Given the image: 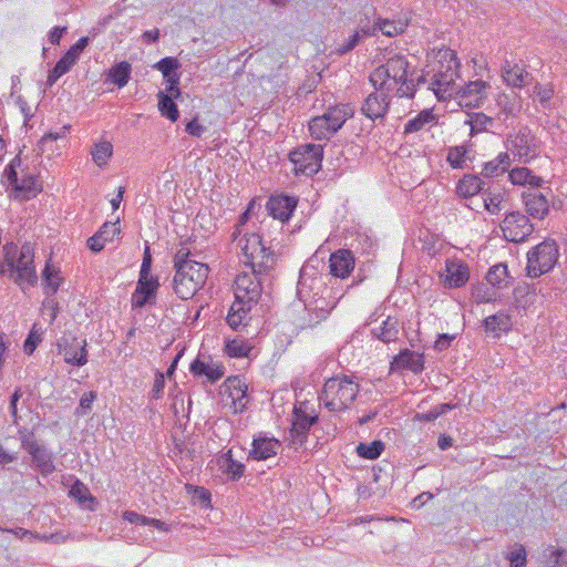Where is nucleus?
Segmentation results:
<instances>
[{
	"instance_id": "obj_15",
	"label": "nucleus",
	"mask_w": 567,
	"mask_h": 567,
	"mask_svg": "<svg viewBox=\"0 0 567 567\" xmlns=\"http://www.w3.org/2000/svg\"><path fill=\"white\" fill-rule=\"evenodd\" d=\"M390 103V93L374 90V92L365 97L361 106V112L372 121L384 118L389 111Z\"/></svg>"
},
{
	"instance_id": "obj_24",
	"label": "nucleus",
	"mask_w": 567,
	"mask_h": 567,
	"mask_svg": "<svg viewBox=\"0 0 567 567\" xmlns=\"http://www.w3.org/2000/svg\"><path fill=\"white\" fill-rule=\"evenodd\" d=\"M502 76L504 81L513 86V87H523L532 81V75L525 71L524 66H520L517 63H511L509 61H505L502 66Z\"/></svg>"
},
{
	"instance_id": "obj_27",
	"label": "nucleus",
	"mask_w": 567,
	"mask_h": 567,
	"mask_svg": "<svg viewBox=\"0 0 567 567\" xmlns=\"http://www.w3.org/2000/svg\"><path fill=\"white\" fill-rule=\"evenodd\" d=\"M353 115V110L349 104H339L333 107H329L323 114L327 118L328 126H330V133L338 132L346 121Z\"/></svg>"
},
{
	"instance_id": "obj_47",
	"label": "nucleus",
	"mask_w": 567,
	"mask_h": 567,
	"mask_svg": "<svg viewBox=\"0 0 567 567\" xmlns=\"http://www.w3.org/2000/svg\"><path fill=\"white\" fill-rule=\"evenodd\" d=\"M434 118L432 111L424 110L420 112L414 118L408 121L404 126V133H414L423 128V126L430 123Z\"/></svg>"
},
{
	"instance_id": "obj_12",
	"label": "nucleus",
	"mask_w": 567,
	"mask_h": 567,
	"mask_svg": "<svg viewBox=\"0 0 567 567\" xmlns=\"http://www.w3.org/2000/svg\"><path fill=\"white\" fill-rule=\"evenodd\" d=\"M318 421L317 414H310L307 411L305 404L295 406L293 409V422L290 430L291 443L296 449L302 446L307 439L308 433L313 424Z\"/></svg>"
},
{
	"instance_id": "obj_54",
	"label": "nucleus",
	"mask_w": 567,
	"mask_h": 567,
	"mask_svg": "<svg viewBox=\"0 0 567 567\" xmlns=\"http://www.w3.org/2000/svg\"><path fill=\"white\" fill-rule=\"evenodd\" d=\"M70 495L74 497L81 505H84L86 501H93V497L89 492V488L80 481H76L71 486Z\"/></svg>"
},
{
	"instance_id": "obj_35",
	"label": "nucleus",
	"mask_w": 567,
	"mask_h": 567,
	"mask_svg": "<svg viewBox=\"0 0 567 567\" xmlns=\"http://www.w3.org/2000/svg\"><path fill=\"white\" fill-rule=\"evenodd\" d=\"M43 292L47 298L53 297L60 287L62 278L59 277V270L54 269L49 262H47L42 271Z\"/></svg>"
},
{
	"instance_id": "obj_6",
	"label": "nucleus",
	"mask_w": 567,
	"mask_h": 567,
	"mask_svg": "<svg viewBox=\"0 0 567 567\" xmlns=\"http://www.w3.org/2000/svg\"><path fill=\"white\" fill-rule=\"evenodd\" d=\"M208 266L196 265L189 269L175 271L173 278V289L182 300L192 299L195 293L204 286L208 276Z\"/></svg>"
},
{
	"instance_id": "obj_26",
	"label": "nucleus",
	"mask_w": 567,
	"mask_h": 567,
	"mask_svg": "<svg viewBox=\"0 0 567 567\" xmlns=\"http://www.w3.org/2000/svg\"><path fill=\"white\" fill-rule=\"evenodd\" d=\"M27 452L32 456L33 464L42 474L48 475L54 472L53 455L43 444L37 443Z\"/></svg>"
},
{
	"instance_id": "obj_32",
	"label": "nucleus",
	"mask_w": 567,
	"mask_h": 567,
	"mask_svg": "<svg viewBox=\"0 0 567 567\" xmlns=\"http://www.w3.org/2000/svg\"><path fill=\"white\" fill-rule=\"evenodd\" d=\"M536 288L525 281L518 282L513 290L514 303L517 308H528L536 301Z\"/></svg>"
},
{
	"instance_id": "obj_64",
	"label": "nucleus",
	"mask_w": 567,
	"mask_h": 567,
	"mask_svg": "<svg viewBox=\"0 0 567 567\" xmlns=\"http://www.w3.org/2000/svg\"><path fill=\"white\" fill-rule=\"evenodd\" d=\"M90 38L82 37L80 38L66 52L69 55L73 56L76 61L80 58V54L84 51V49L89 45Z\"/></svg>"
},
{
	"instance_id": "obj_1",
	"label": "nucleus",
	"mask_w": 567,
	"mask_h": 567,
	"mask_svg": "<svg viewBox=\"0 0 567 567\" xmlns=\"http://www.w3.org/2000/svg\"><path fill=\"white\" fill-rule=\"evenodd\" d=\"M297 296L309 310L310 326L324 320L338 303V298L332 297L331 290L326 287L324 276L309 264L300 269Z\"/></svg>"
},
{
	"instance_id": "obj_44",
	"label": "nucleus",
	"mask_w": 567,
	"mask_h": 567,
	"mask_svg": "<svg viewBox=\"0 0 567 567\" xmlns=\"http://www.w3.org/2000/svg\"><path fill=\"white\" fill-rule=\"evenodd\" d=\"M384 450V443L380 440H375L371 443H360L355 451L357 454L365 460L378 458Z\"/></svg>"
},
{
	"instance_id": "obj_49",
	"label": "nucleus",
	"mask_w": 567,
	"mask_h": 567,
	"mask_svg": "<svg viewBox=\"0 0 567 567\" xmlns=\"http://www.w3.org/2000/svg\"><path fill=\"white\" fill-rule=\"evenodd\" d=\"M190 251L187 248H181L174 256V269L175 271L189 269L196 265H203L202 262L195 261L189 258Z\"/></svg>"
},
{
	"instance_id": "obj_56",
	"label": "nucleus",
	"mask_w": 567,
	"mask_h": 567,
	"mask_svg": "<svg viewBox=\"0 0 567 567\" xmlns=\"http://www.w3.org/2000/svg\"><path fill=\"white\" fill-rule=\"evenodd\" d=\"M96 399V393L94 391H90L84 393L80 400L79 406L75 409V415L84 416L92 409V403Z\"/></svg>"
},
{
	"instance_id": "obj_36",
	"label": "nucleus",
	"mask_w": 567,
	"mask_h": 567,
	"mask_svg": "<svg viewBox=\"0 0 567 567\" xmlns=\"http://www.w3.org/2000/svg\"><path fill=\"white\" fill-rule=\"evenodd\" d=\"M508 177L514 185L528 184L533 187H538L543 183L542 177L534 175L527 167H517L512 169L508 174Z\"/></svg>"
},
{
	"instance_id": "obj_43",
	"label": "nucleus",
	"mask_w": 567,
	"mask_h": 567,
	"mask_svg": "<svg viewBox=\"0 0 567 567\" xmlns=\"http://www.w3.org/2000/svg\"><path fill=\"white\" fill-rule=\"evenodd\" d=\"M308 127L310 135L318 141L329 138L333 134L330 133V126L323 115L311 118Z\"/></svg>"
},
{
	"instance_id": "obj_52",
	"label": "nucleus",
	"mask_w": 567,
	"mask_h": 567,
	"mask_svg": "<svg viewBox=\"0 0 567 567\" xmlns=\"http://www.w3.org/2000/svg\"><path fill=\"white\" fill-rule=\"evenodd\" d=\"M384 64L392 76H395L399 73L408 72L410 65L408 60L402 55H394L388 59L386 63Z\"/></svg>"
},
{
	"instance_id": "obj_17",
	"label": "nucleus",
	"mask_w": 567,
	"mask_h": 567,
	"mask_svg": "<svg viewBox=\"0 0 567 567\" xmlns=\"http://www.w3.org/2000/svg\"><path fill=\"white\" fill-rule=\"evenodd\" d=\"M390 369L391 371L408 370L414 374H420L424 370V354L408 348L402 349L393 357Z\"/></svg>"
},
{
	"instance_id": "obj_31",
	"label": "nucleus",
	"mask_w": 567,
	"mask_h": 567,
	"mask_svg": "<svg viewBox=\"0 0 567 567\" xmlns=\"http://www.w3.org/2000/svg\"><path fill=\"white\" fill-rule=\"evenodd\" d=\"M485 278L488 285L497 289L506 288L514 281V278L508 274L507 265L503 262L491 267Z\"/></svg>"
},
{
	"instance_id": "obj_50",
	"label": "nucleus",
	"mask_w": 567,
	"mask_h": 567,
	"mask_svg": "<svg viewBox=\"0 0 567 567\" xmlns=\"http://www.w3.org/2000/svg\"><path fill=\"white\" fill-rule=\"evenodd\" d=\"M467 150L465 146H453L449 148L446 161L453 168H462L465 162Z\"/></svg>"
},
{
	"instance_id": "obj_63",
	"label": "nucleus",
	"mask_w": 567,
	"mask_h": 567,
	"mask_svg": "<svg viewBox=\"0 0 567 567\" xmlns=\"http://www.w3.org/2000/svg\"><path fill=\"white\" fill-rule=\"evenodd\" d=\"M18 434H19V440L21 442V446L25 451H28L29 449H32V446L38 443L37 441L33 440V436H34L33 432L29 431L25 427H20L18 431Z\"/></svg>"
},
{
	"instance_id": "obj_11",
	"label": "nucleus",
	"mask_w": 567,
	"mask_h": 567,
	"mask_svg": "<svg viewBox=\"0 0 567 567\" xmlns=\"http://www.w3.org/2000/svg\"><path fill=\"white\" fill-rule=\"evenodd\" d=\"M502 230L508 241L522 243L534 231V226L520 212H511L503 220Z\"/></svg>"
},
{
	"instance_id": "obj_39",
	"label": "nucleus",
	"mask_w": 567,
	"mask_h": 567,
	"mask_svg": "<svg viewBox=\"0 0 567 567\" xmlns=\"http://www.w3.org/2000/svg\"><path fill=\"white\" fill-rule=\"evenodd\" d=\"M250 305L235 300L231 305L226 321L233 330H238L250 310Z\"/></svg>"
},
{
	"instance_id": "obj_18",
	"label": "nucleus",
	"mask_w": 567,
	"mask_h": 567,
	"mask_svg": "<svg viewBox=\"0 0 567 567\" xmlns=\"http://www.w3.org/2000/svg\"><path fill=\"white\" fill-rule=\"evenodd\" d=\"M354 256L349 249H338L330 255V274L336 278H347L354 269Z\"/></svg>"
},
{
	"instance_id": "obj_51",
	"label": "nucleus",
	"mask_w": 567,
	"mask_h": 567,
	"mask_svg": "<svg viewBox=\"0 0 567 567\" xmlns=\"http://www.w3.org/2000/svg\"><path fill=\"white\" fill-rule=\"evenodd\" d=\"M179 68V61L173 56L163 58L154 64V69L161 71L164 78L177 72Z\"/></svg>"
},
{
	"instance_id": "obj_59",
	"label": "nucleus",
	"mask_w": 567,
	"mask_h": 567,
	"mask_svg": "<svg viewBox=\"0 0 567 567\" xmlns=\"http://www.w3.org/2000/svg\"><path fill=\"white\" fill-rule=\"evenodd\" d=\"M120 221V218L116 219V221H106L103 224V226L97 231L99 235H101V238H103L104 241H110L114 237L115 234L120 233V227L117 226Z\"/></svg>"
},
{
	"instance_id": "obj_20",
	"label": "nucleus",
	"mask_w": 567,
	"mask_h": 567,
	"mask_svg": "<svg viewBox=\"0 0 567 567\" xmlns=\"http://www.w3.org/2000/svg\"><path fill=\"white\" fill-rule=\"evenodd\" d=\"M297 206V200L287 195L271 196L267 203V210L275 219L287 221Z\"/></svg>"
},
{
	"instance_id": "obj_58",
	"label": "nucleus",
	"mask_w": 567,
	"mask_h": 567,
	"mask_svg": "<svg viewBox=\"0 0 567 567\" xmlns=\"http://www.w3.org/2000/svg\"><path fill=\"white\" fill-rule=\"evenodd\" d=\"M20 248L14 243H7L3 246V256H4V265L8 267H13V262L18 259Z\"/></svg>"
},
{
	"instance_id": "obj_29",
	"label": "nucleus",
	"mask_w": 567,
	"mask_h": 567,
	"mask_svg": "<svg viewBox=\"0 0 567 567\" xmlns=\"http://www.w3.org/2000/svg\"><path fill=\"white\" fill-rule=\"evenodd\" d=\"M484 181L473 174L464 175L457 183L456 193L460 197L468 198L484 192Z\"/></svg>"
},
{
	"instance_id": "obj_46",
	"label": "nucleus",
	"mask_w": 567,
	"mask_h": 567,
	"mask_svg": "<svg viewBox=\"0 0 567 567\" xmlns=\"http://www.w3.org/2000/svg\"><path fill=\"white\" fill-rule=\"evenodd\" d=\"M544 556L548 567H567V550L549 546L545 549Z\"/></svg>"
},
{
	"instance_id": "obj_7",
	"label": "nucleus",
	"mask_w": 567,
	"mask_h": 567,
	"mask_svg": "<svg viewBox=\"0 0 567 567\" xmlns=\"http://www.w3.org/2000/svg\"><path fill=\"white\" fill-rule=\"evenodd\" d=\"M241 250L249 260L251 270L267 274L274 268V252L265 246L258 234L245 236V245L241 246Z\"/></svg>"
},
{
	"instance_id": "obj_3",
	"label": "nucleus",
	"mask_w": 567,
	"mask_h": 567,
	"mask_svg": "<svg viewBox=\"0 0 567 567\" xmlns=\"http://www.w3.org/2000/svg\"><path fill=\"white\" fill-rule=\"evenodd\" d=\"M440 63L441 68L436 71L432 85L436 86L433 87V91L437 100L444 101L454 93L456 94L455 79L457 78L460 62L454 51L445 50L441 53Z\"/></svg>"
},
{
	"instance_id": "obj_62",
	"label": "nucleus",
	"mask_w": 567,
	"mask_h": 567,
	"mask_svg": "<svg viewBox=\"0 0 567 567\" xmlns=\"http://www.w3.org/2000/svg\"><path fill=\"white\" fill-rule=\"evenodd\" d=\"M41 342V336L34 330H31L23 343V349L27 354H32Z\"/></svg>"
},
{
	"instance_id": "obj_9",
	"label": "nucleus",
	"mask_w": 567,
	"mask_h": 567,
	"mask_svg": "<svg viewBox=\"0 0 567 567\" xmlns=\"http://www.w3.org/2000/svg\"><path fill=\"white\" fill-rule=\"evenodd\" d=\"M259 274L254 271L251 274H240L235 280V297L236 300L247 305L257 303L262 291V279Z\"/></svg>"
},
{
	"instance_id": "obj_45",
	"label": "nucleus",
	"mask_w": 567,
	"mask_h": 567,
	"mask_svg": "<svg viewBox=\"0 0 567 567\" xmlns=\"http://www.w3.org/2000/svg\"><path fill=\"white\" fill-rule=\"evenodd\" d=\"M112 153L113 146L110 142L106 141L95 143L91 151L94 163L100 167L106 165L109 158L112 156Z\"/></svg>"
},
{
	"instance_id": "obj_34",
	"label": "nucleus",
	"mask_w": 567,
	"mask_h": 567,
	"mask_svg": "<svg viewBox=\"0 0 567 567\" xmlns=\"http://www.w3.org/2000/svg\"><path fill=\"white\" fill-rule=\"evenodd\" d=\"M218 465L233 481L239 480L245 472V465L233 458L231 451L218 458Z\"/></svg>"
},
{
	"instance_id": "obj_22",
	"label": "nucleus",
	"mask_w": 567,
	"mask_h": 567,
	"mask_svg": "<svg viewBox=\"0 0 567 567\" xmlns=\"http://www.w3.org/2000/svg\"><path fill=\"white\" fill-rule=\"evenodd\" d=\"M280 446L281 443L277 439L259 434L252 441V449L249 452V457L256 461L267 460L275 456Z\"/></svg>"
},
{
	"instance_id": "obj_38",
	"label": "nucleus",
	"mask_w": 567,
	"mask_h": 567,
	"mask_svg": "<svg viewBox=\"0 0 567 567\" xmlns=\"http://www.w3.org/2000/svg\"><path fill=\"white\" fill-rule=\"evenodd\" d=\"M132 66L128 62L122 61L113 65L109 71V80L120 89L124 87L131 79Z\"/></svg>"
},
{
	"instance_id": "obj_19",
	"label": "nucleus",
	"mask_w": 567,
	"mask_h": 567,
	"mask_svg": "<svg viewBox=\"0 0 567 567\" xmlns=\"http://www.w3.org/2000/svg\"><path fill=\"white\" fill-rule=\"evenodd\" d=\"M189 371L195 378L206 377L210 383H216L225 374V367L220 362H205L197 357L189 365Z\"/></svg>"
},
{
	"instance_id": "obj_25",
	"label": "nucleus",
	"mask_w": 567,
	"mask_h": 567,
	"mask_svg": "<svg viewBox=\"0 0 567 567\" xmlns=\"http://www.w3.org/2000/svg\"><path fill=\"white\" fill-rule=\"evenodd\" d=\"M446 278L444 284L449 288H460L464 286L470 278L467 265L454 260H447L445 265Z\"/></svg>"
},
{
	"instance_id": "obj_53",
	"label": "nucleus",
	"mask_w": 567,
	"mask_h": 567,
	"mask_svg": "<svg viewBox=\"0 0 567 567\" xmlns=\"http://www.w3.org/2000/svg\"><path fill=\"white\" fill-rule=\"evenodd\" d=\"M484 206L486 210L491 214H496L501 210V203L503 200V196L501 193H493L489 188L484 189Z\"/></svg>"
},
{
	"instance_id": "obj_13",
	"label": "nucleus",
	"mask_w": 567,
	"mask_h": 567,
	"mask_svg": "<svg viewBox=\"0 0 567 567\" xmlns=\"http://www.w3.org/2000/svg\"><path fill=\"white\" fill-rule=\"evenodd\" d=\"M86 340H79L76 337L61 338L58 341L59 352L63 354L64 361L75 367H83L87 362Z\"/></svg>"
},
{
	"instance_id": "obj_30",
	"label": "nucleus",
	"mask_w": 567,
	"mask_h": 567,
	"mask_svg": "<svg viewBox=\"0 0 567 567\" xmlns=\"http://www.w3.org/2000/svg\"><path fill=\"white\" fill-rule=\"evenodd\" d=\"M400 327L396 318L388 317L379 327L371 330V334L384 342L390 343L399 338Z\"/></svg>"
},
{
	"instance_id": "obj_5",
	"label": "nucleus",
	"mask_w": 567,
	"mask_h": 567,
	"mask_svg": "<svg viewBox=\"0 0 567 567\" xmlns=\"http://www.w3.org/2000/svg\"><path fill=\"white\" fill-rule=\"evenodd\" d=\"M9 277L20 286L25 292L28 287H34L38 284V275L34 266V251L30 243H24L20 247L18 259L13 267L9 269Z\"/></svg>"
},
{
	"instance_id": "obj_37",
	"label": "nucleus",
	"mask_w": 567,
	"mask_h": 567,
	"mask_svg": "<svg viewBox=\"0 0 567 567\" xmlns=\"http://www.w3.org/2000/svg\"><path fill=\"white\" fill-rule=\"evenodd\" d=\"M392 79L391 73L388 71L385 64H382L373 70L369 76V81L375 91L388 92L392 91V84L388 81Z\"/></svg>"
},
{
	"instance_id": "obj_8",
	"label": "nucleus",
	"mask_w": 567,
	"mask_h": 567,
	"mask_svg": "<svg viewBox=\"0 0 567 567\" xmlns=\"http://www.w3.org/2000/svg\"><path fill=\"white\" fill-rule=\"evenodd\" d=\"M323 147L319 144H305L289 153L297 174L313 176L321 168Z\"/></svg>"
},
{
	"instance_id": "obj_21",
	"label": "nucleus",
	"mask_w": 567,
	"mask_h": 567,
	"mask_svg": "<svg viewBox=\"0 0 567 567\" xmlns=\"http://www.w3.org/2000/svg\"><path fill=\"white\" fill-rule=\"evenodd\" d=\"M10 185L14 192V198L21 200H29L42 190L38 176L32 174L23 175L21 179L17 176V182Z\"/></svg>"
},
{
	"instance_id": "obj_55",
	"label": "nucleus",
	"mask_w": 567,
	"mask_h": 567,
	"mask_svg": "<svg viewBox=\"0 0 567 567\" xmlns=\"http://www.w3.org/2000/svg\"><path fill=\"white\" fill-rule=\"evenodd\" d=\"M361 34L359 31H355L346 42L338 44L334 49V53L338 55L347 54L352 51L360 42Z\"/></svg>"
},
{
	"instance_id": "obj_57",
	"label": "nucleus",
	"mask_w": 567,
	"mask_h": 567,
	"mask_svg": "<svg viewBox=\"0 0 567 567\" xmlns=\"http://www.w3.org/2000/svg\"><path fill=\"white\" fill-rule=\"evenodd\" d=\"M377 27L385 37H394L403 30L402 27L398 28L393 21L383 19H378Z\"/></svg>"
},
{
	"instance_id": "obj_14",
	"label": "nucleus",
	"mask_w": 567,
	"mask_h": 567,
	"mask_svg": "<svg viewBox=\"0 0 567 567\" xmlns=\"http://www.w3.org/2000/svg\"><path fill=\"white\" fill-rule=\"evenodd\" d=\"M159 281L157 277H138L135 291L132 293L131 302L134 309H142L156 301Z\"/></svg>"
},
{
	"instance_id": "obj_33",
	"label": "nucleus",
	"mask_w": 567,
	"mask_h": 567,
	"mask_svg": "<svg viewBox=\"0 0 567 567\" xmlns=\"http://www.w3.org/2000/svg\"><path fill=\"white\" fill-rule=\"evenodd\" d=\"M483 323L485 331L493 333L495 337H499L502 332L509 331L512 327L511 317L505 312L492 315Z\"/></svg>"
},
{
	"instance_id": "obj_48",
	"label": "nucleus",
	"mask_w": 567,
	"mask_h": 567,
	"mask_svg": "<svg viewBox=\"0 0 567 567\" xmlns=\"http://www.w3.org/2000/svg\"><path fill=\"white\" fill-rule=\"evenodd\" d=\"M496 288L485 284L478 285L473 290V298L477 303L494 302L497 300Z\"/></svg>"
},
{
	"instance_id": "obj_10",
	"label": "nucleus",
	"mask_w": 567,
	"mask_h": 567,
	"mask_svg": "<svg viewBox=\"0 0 567 567\" xmlns=\"http://www.w3.org/2000/svg\"><path fill=\"white\" fill-rule=\"evenodd\" d=\"M506 143L507 150L524 163H528L537 155V140L528 127H523L517 134L507 136Z\"/></svg>"
},
{
	"instance_id": "obj_60",
	"label": "nucleus",
	"mask_w": 567,
	"mask_h": 567,
	"mask_svg": "<svg viewBox=\"0 0 567 567\" xmlns=\"http://www.w3.org/2000/svg\"><path fill=\"white\" fill-rule=\"evenodd\" d=\"M534 94L538 97L542 106L547 107L554 95V90L550 86H542L540 84H536L534 87Z\"/></svg>"
},
{
	"instance_id": "obj_4",
	"label": "nucleus",
	"mask_w": 567,
	"mask_h": 567,
	"mask_svg": "<svg viewBox=\"0 0 567 567\" xmlns=\"http://www.w3.org/2000/svg\"><path fill=\"white\" fill-rule=\"evenodd\" d=\"M558 259V247L555 240L546 239L527 254L526 275L530 278L550 271Z\"/></svg>"
},
{
	"instance_id": "obj_16",
	"label": "nucleus",
	"mask_w": 567,
	"mask_h": 567,
	"mask_svg": "<svg viewBox=\"0 0 567 567\" xmlns=\"http://www.w3.org/2000/svg\"><path fill=\"white\" fill-rule=\"evenodd\" d=\"M488 84L483 80L472 81L464 86L457 87L456 94L460 95V105L466 107H481L486 99V89Z\"/></svg>"
},
{
	"instance_id": "obj_23",
	"label": "nucleus",
	"mask_w": 567,
	"mask_h": 567,
	"mask_svg": "<svg viewBox=\"0 0 567 567\" xmlns=\"http://www.w3.org/2000/svg\"><path fill=\"white\" fill-rule=\"evenodd\" d=\"M224 386L229 391L235 412H243L248 404L247 384L239 377H230Z\"/></svg>"
},
{
	"instance_id": "obj_41",
	"label": "nucleus",
	"mask_w": 567,
	"mask_h": 567,
	"mask_svg": "<svg viewBox=\"0 0 567 567\" xmlns=\"http://www.w3.org/2000/svg\"><path fill=\"white\" fill-rule=\"evenodd\" d=\"M494 118L484 113H473L465 124L470 125L471 136L478 132H489L494 125Z\"/></svg>"
},
{
	"instance_id": "obj_61",
	"label": "nucleus",
	"mask_w": 567,
	"mask_h": 567,
	"mask_svg": "<svg viewBox=\"0 0 567 567\" xmlns=\"http://www.w3.org/2000/svg\"><path fill=\"white\" fill-rule=\"evenodd\" d=\"M21 165L20 154L16 155L13 159L6 166L3 171V177L8 179L9 183H16L18 172L17 168Z\"/></svg>"
},
{
	"instance_id": "obj_40",
	"label": "nucleus",
	"mask_w": 567,
	"mask_h": 567,
	"mask_svg": "<svg viewBox=\"0 0 567 567\" xmlns=\"http://www.w3.org/2000/svg\"><path fill=\"white\" fill-rule=\"evenodd\" d=\"M157 97L158 110L162 116H165L171 122H176L179 117V111L174 100H172V96L167 95L163 91H159Z\"/></svg>"
},
{
	"instance_id": "obj_2",
	"label": "nucleus",
	"mask_w": 567,
	"mask_h": 567,
	"mask_svg": "<svg viewBox=\"0 0 567 567\" xmlns=\"http://www.w3.org/2000/svg\"><path fill=\"white\" fill-rule=\"evenodd\" d=\"M359 393V383L353 377L336 375L328 379L319 393V402L330 412H343L350 408Z\"/></svg>"
},
{
	"instance_id": "obj_42",
	"label": "nucleus",
	"mask_w": 567,
	"mask_h": 567,
	"mask_svg": "<svg viewBox=\"0 0 567 567\" xmlns=\"http://www.w3.org/2000/svg\"><path fill=\"white\" fill-rule=\"evenodd\" d=\"M251 351L250 344L239 338L228 340L225 343V352L230 358H247Z\"/></svg>"
},
{
	"instance_id": "obj_28",
	"label": "nucleus",
	"mask_w": 567,
	"mask_h": 567,
	"mask_svg": "<svg viewBox=\"0 0 567 567\" xmlns=\"http://www.w3.org/2000/svg\"><path fill=\"white\" fill-rule=\"evenodd\" d=\"M524 203L527 213L534 218L543 219L549 212L548 200L539 192L524 194Z\"/></svg>"
}]
</instances>
